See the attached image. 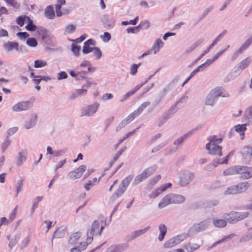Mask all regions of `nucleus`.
Listing matches in <instances>:
<instances>
[{"instance_id": "f257e3e1", "label": "nucleus", "mask_w": 252, "mask_h": 252, "mask_svg": "<svg viewBox=\"0 0 252 252\" xmlns=\"http://www.w3.org/2000/svg\"><path fill=\"white\" fill-rule=\"evenodd\" d=\"M249 215L247 212H231L228 214H225L223 216L228 222L234 223L241 220L247 218Z\"/></svg>"}, {"instance_id": "f03ea898", "label": "nucleus", "mask_w": 252, "mask_h": 252, "mask_svg": "<svg viewBox=\"0 0 252 252\" xmlns=\"http://www.w3.org/2000/svg\"><path fill=\"white\" fill-rule=\"evenodd\" d=\"M149 102L143 103L136 110L130 114L121 122L122 125H125L133 121L136 117H138L144 110V109L150 105Z\"/></svg>"}, {"instance_id": "7ed1b4c3", "label": "nucleus", "mask_w": 252, "mask_h": 252, "mask_svg": "<svg viewBox=\"0 0 252 252\" xmlns=\"http://www.w3.org/2000/svg\"><path fill=\"white\" fill-rule=\"evenodd\" d=\"M155 171V169L153 167H149L146 168L140 174L137 175L133 181V184L135 185L138 184L142 181L145 180L150 175L153 174Z\"/></svg>"}, {"instance_id": "20e7f679", "label": "nucleus", "mask_w": 252, "mask_h": 252, "mask_svg": "<svg viewBox=\"0 0 252 252\" xmlns=\"http://www.w3.org/2000/svg\"><path fill=\"white\" fill-rule=\"evenodd\" d=\"M237 174L242 179H249L252 177V167L237 165Z\"/></svg>"}, {"instance_id": "39448f33", "label": "nucleus", "mask_w": 252, "mask_h": 252, "mask_svg": "<svg viewBox=\"0 0 252 252\" xmlns=\"http://www.w3.org/2000/svg\"><path fill=\"white\" fill-rule=\"evenodd\" d=\"M218 144L208 143L206 145V148L210 155L219 157L222 156V147Z\"/></svg>"}, {"instance_id": "423d86ee", "label": "nucleus", "mask_w": 252, "mask_h": 252, "mask_svg": "<svg viewBox=\"0 0 252 252\" xmlns=\"http://www.w3.org/2000/svg\"><path fill=\"white\" fill-rule=\"evenodd\" d=\"M57 3L55 5V9L57 16L61 17L62 15H67L69 12L70 10L67 8H63L61 10L62 6L65 5L66 3L65 0H57Z\"/></svg>"}, {"instance_id": "0eeeda50", "label": "nucleus", "mask_w": 252, "mask_h": 252, "mask_svg": "<svg viewBox=\"0 0 252 252\" xmlns=\"http://www.w3.org/2000/svg\"><path fill=\"white\" fill-rule=\"evenodd\" d=\"M32 104L30 101H23L13 105L12 109L14 112L26 111L30 108Z\"/></svg>"}, {"instance_id": "6e6552de", "label": "nucleus", "mask_w": 252, "mask_h": 252, "mask_svg": "<svg viewBox=\"0 0 252 252\" xmlns=\"http://www.w3.org/2000/svg\"><path fill=\"white\" fill-rule=\"evenodd\" d=\"M86 170V166L85 165H82L74 170L70 172L68 174V177L72 180L79 179L81 177Z\"/></svg>"}, {"instance_id": "1a4fd4ad", "label": "nucleus", "mask_w": 252, "mask_h": 252, "mask_svg": "<svg viewBox=\"0 0 252 252\" xmlns=\"http://www.w3.org/2000/svg\"><path fill=\"white\" fill-rule=\"evenodd\" d=\"M99 105L98 103H94L92 105L88 106L82 110L81 116H90L93 115L97 111Z\"/></svg>"}, {"instance_id": "9d476101", "label": "nucleus", "mask_w": 252, "mask_h": 252, "mask_svg": "<svg viewBox=\"0 0 252 252\" xmlns=\"http://www.w3.org/2000/svg\"><path fill=\"white\" fill-rule=\"evenodd\" d=\"M252 42V37L248 39L233 54L231 57V60L234 61L237 59L239 54L242 53L246 50Z\"/></svg>"}, {"instance_id": "9b49d317", "label": "nucleus", "mask_w": 252, "mask_h": 252, "mask_svg": "<svg viewBox=\"0 0 252 252\" xmlns=\"http://www.w3.org/2000/svg\"><path fill=\"white\" fill-rule=\"evenodd\" d=\"M211 95L216 98L219 97H228L229 96V94L228 92L225 91L222 87H218L211 91Z\"/></svg>"}, {"instance_id": "f8f14e48", "label": "nucleus", "mask_w": 252, "mask_h": 252, "mask_svg": "<svg viewBox=\"0 0 252 252\" xmlns=\"http://www.w3.org/2000/svg\"><path fill=\"white\" fill-rule=\"evenodd\" d=\"M3 46L7 52H10L13 51H18L20 50L19 44L18 42H16L8 41L4 43Z\"/></svg>"}, {"instance_id": "ddd939ff", "label": "nucleus", "mask_w": 252, "mask_h": 252, "mask_svg": "<svg viewBox=\"0 0 252 252\" xmlns=\"http://www.w3.org/2000/svg\"><path fill=\"white\" fill-rule=\"evenodd\" d=\"M103 228V226L102 225L100 226V224L97 220H94L92 224L91 230V236L100 235Z\"/></svg>"}, {"instance_id": "4468645a", "label": "nucleus", "mask_w": 252, "mask_h": 252, "mask_svg": "<svg viewBox=\"0 0 252 252\" xmlns=\"http://www.w3.org/2000/svg\"><path fill=\"white\" fill-rule=\"evenodd\" d=\"M193 177V174L189 172L183 173L180 177V185L184 186L188 184L192 180Z\"/></svg>"}, {"instance_id": "2eb2a0df", "label": "nucleus", "mask_w": 252, "mask_h": 252, "mask_svg": "<svg viewBox=\"0 0 252 252\" xmlns=\"http://www.w3.org/2000/svg\"><path fill=\"white\" fill-rule=\"evenodd\" d=\"M243 158L246 162H249L252 155V148L251 146L244 147L242 152Z\"/></svg>"}, {"instance_id": "dca6fc26", "label": "nucleus", "mask_w": 252, "mask_h": 252, "mask_svg": "<svg viewBox=\"0 0 252 252\" xmlns=\"http://www.w3.org/2000/svg\"><path fill=\"white\" fill-rule=\"evenodd\" d=\"M172 204L171 193L166 195L160 200L158 204L159 208L161 209L165 207L168 205Z\"/></svg>"}, {"instance_id": "f3484780", "label": "nucleus", "mask_w": 252, "mask_h": 252, "mask_svg": "<svg viewBox=\"0 0 252 252\" xmlns=\"http://www.w3.org/2000/svg\"><path fill=\"white\" fill-rule=\"evenodd\" d=\"M95 41L92 39H88L84 43L82 52L84 54H88L91 52L94 48L91 47V45L94 46Z\"/></svg>"}, {"instance_id": "a211bd4d", "label": "nucleus", "mask_w": 252, "mask_h": 252, "mask_svg": "<svg viewBox=\"0 0 252 252\" xmlns=\"http://www.w3.org/2000/svg\"><path fill=\"white\" fill-rule=\"evenodd\" d=\"M82 240V234L80 232H76L73 233L70 237L69 243L71 245H75L79 243Z\"/></svg>"}, {"instance_id": "6ab92c4d", "label": "nucleus", "mask_w": 252, "mask_h": 252, "mask_svg": "<svg viewBox=\"0 0 252 252\" xmlns=\"http://www.w3.org/2000/svg\"><path fill=\"white\" fill-rule=\"evenodd\" d=\"M142 86V84H138L131 90L127 92L124 95H123L121 99V102H123L127 99L129 97L133 95L137 91H138Z\"/></svg>"}, {"instance_id": "aec40b11", "label": "nucleus", "mask_w": 252, "mask_h": 252, "mask_svg": "<svg viewBox=\"0 0 252 252\" xmlns=\"http://www.w3.org/2000/svg\"><path fill=\"white\" fill-rule=\"evenodd\" d=\"M172 204H181L185 201L184 196L180 195L171 193Z\"/></svg>"}, {"instance_id": "412c9836", "label": "nucleus", "mask_w": 252, "mask_h": 252, "mask_svg": "<svg viewBox=\"0 0 252 252\" xmlns=\"http://www.w3.org/2000/svg\"><path fill=\"white\" fill-rule=\"evenodd\" d=\"M238 193H241L247 190L249 188V184L248 182H242L236 185Z\"/></svg>"}, {"instance_id": "4be33fe9", "label": "nucleus", "mask_w": 252, "mask_h": 252, "mask_svg": "<svg viewBox=\"0 0 252 252\" xmlns=\"http://www.w3.org/2000/svg\"><path fill=\"white\" fill-rule=\"evenodd\" d=\"M45 16L49 19H53L55 16V11L52 5L48 6L44 11Z\"/></svg>"}, {"instance_id": "5701e85b", "label": "nucleus", "mask_w": 252, "mask_h": 252, "mask_svg": "<svg viewBox=\"0 0 252 252\" xmlns=\"http://www.w3.org/2000/svg\"><path fill=\"white\" fill-rule=\"evenodd\" d=\"M158 229L160 231V233L158 235V239L159 241H161L163 240L167 232V227L165 224H160L158 226Z\"/></svg>"}, {"instance_id": "b1692460", "label": "nucleus", "mask_w": 252, "mask_h": 252, "mask_svg": "<svg viewBox=\"0 0 252 252\" xmlns=\"http://www.w3.org/2000/svg\"><path fill=\"white\" fill-rule=\"evenodd\" d=\"M93 241V237L90 236L87 234V238L86 239V241H81L79 242V247L82 250L86 249L88 245L91 244Z\"/></svg>"}, {"instance_id": "393cba45", "label": "nucleus", "mask_w": 252, "mask_h": 252, "mask_svg": "<svg viewBox=\"0 0 252 252\" xmlns=\"http://www.w3.org/2000/svg\"><path fill=\"white\" fill-rule=\"evenodd\" d=\"M235 130L239 133L242 136V139H244L245 131L246 130V124H242V125H237L235 126Z\"/></svg>"}, {"instance_id": "a878e982", "label": "nucleus", "mask_w": 252, "mask_h": 252, "mask_svg": "<svg viewBox=\"0 0 252 252\" xmlns=\"http://www.w3.org/2000/svg\"><path fill=\"white\" fill-rule=\"evenodd\" d=\"M178 239L173 238L167 241L164 244V247L166 248H171L174 247L179 243Z\"/></svg>"}, {"instance_id": "bb28decb", "label": "nucleus", "mask_w": 252, "mask_h": 252, "mask_svg": "<svg viewBox=\"0 0 252 252\" xmlns=\"http://www.w3.org/2000/svg\"><path fill=\"white\" fill-rule=\"evenodd\" d=\"M237 166L228 168L223 171V174L226 176L237 174Z\"/></svg>"}, {"instance_id": "cd10ccee", "label": "nucleus", "mask_w": 252, "mask_h": 252, "mask_svg": "<svg viewBox=\"0 0 252 252\" xmlns=\"http://www.w3.org/2000/svg\"><path fill=\"white\" fill-rule=\"evenodd\" d=\"M163 45L164 43L162 41V40L160 39H158L153 47L154 53L156 54L157 52H158L160 48L163 46Z\"/></svg>"}, {"instance_id": "c85d7f7f", "label": "nucleus", "mask_w": 252, "mask_h": 252, "mask_svg": "<svg viewBox=\"0 0 252 252\" xmlns=\"http://www.w3.org/2000/svg\"><path fill=\"white\" fill-rule=\"evenodd\" d=\"M87 90L82 88L81 89H77L74 91V92L70 96V98L74 99L75 98L83 94H86L87 93Z\"/></svg>"}, {"instance_id": "c756f323", "label": "nucleus", "mask_w": 252, "mask_h": 252, "mask_svg": "<svg viewBox=\"0 0 252 252\" xmlns=\"http://www.w3.org/2000/svg\"><path fill=\"white\" fill-rule=\"evenodd\" d=\"M251 60L249 58H247L242 60L239 64L238 68L243 70L247 68L251 63Z\"/></svg>"}, {"instance_id": "7c9ffc66", "label": "nucleus", "mask_w": 252, "mask_h": 252, "mask_svg": "<svg viewBox=\"0 0 252 252\" xmlns=\"http://www.w3.org/2000/svg\"><path fill=\"white\" fill-rule=\"evenodd\" d=\"M214 225L217 227H223L226 225V221L221 219H214L213 220Z\"/></svg>"}, {"instance_id": "2f4dec72", "label": "nucleus", "mask_w": 252, "mask_h": 252, "mask_svg": "<svg viewBox=\"0 0 252 252\" xmlns=\"http://www.w3.org/2000/svg\"><path fill=\"white\" fill-rule=\"evenodd\" d=\"M216 97L211 95V93L207 96L205 103L206 105L213 106L215 102Z\"/></svg>"}, {"instance_id": "473e14b6", "label": "nucleus", "mask_w": 252, "mask_h": 252, "mask_svg": "<svg viewBox=\"0 0 252 252\" xmlns=\"http://www.w3.org/2000/svg\"><path fill=\"white\" fill-rule=\"evenodd\" d=\"M29 23L26 26L25 28L29 31H35L37 29V27L33 24L32 21L30 18H28Z\"/></svg>"}, {"instance_id": "72a5a7b5", "label": "nucleus", "mask_w": 252, "mask_h": 252, "mask_svg": "<svg viewBox=\"0 0 252 252\" xmlns=\"http://www.w3.org/2000/svg\"><path fill=\"white\" fill-rule=\"evenodd\" d=\"M76 26L72 24L67 25L64 29L65 34H70L73 33L76 30Z\"/></svg>"}, {"instance_id": "f704fd0d", "label": "nucleus", "mask_w": 252, "mask_h": 252, "mask_svg": "<svg viewBox=\"0 0 252 252\" xmlns=\"http://www.w3.org/2000/svg\"><path fill=\"white\" fill-rule=\"evenodd\" d=\"M199 248L197 244H188L185 246V249L188 252H192Z\"/></svg>"}, {"instance_id": "c9c22d12", "label": "nucleus", "mask_w": 252, "mask_h": 252, "mask_svg": "<svg viewBox=\"0 0 252 252\" xmlns=\"http://www.w3.org/2000/svg\"><path fill=\"white\" fill-rule=\"evenodd\" d=\"M28 18H30L26 15H21L19 16L16 19L17 24L20 27H22L25 23V21L27 20Z\"/></svg>"}, {"instance_id": "e433bc0d", "label": "nucleus", "mask_w": 252, "mask_h": 252, "mask_svg": "<svg viewBox=\"0 0 252 252\" xmlns=\"http://www.w3.org/2000/svg\"><path fill=\"white\" fill-rule=\"evenodd\" d=\"M236 185L231 186L228 187L225 191V194H233L238 193Z\"/></svg>"}, {"instance_id": "4c0bfd02", "label": "nucleus", "mask_w": 252, "mask_h": 252, "mask_svg": "<svg viewBox=\"0 0 252 252\" xmlns=\"http://www.w3.org/2000/svg\"><path fill=\"white\" fill-rule=\"evenodd\" d=\"M47 63L44 60H37L34 61V67L35 68H40L46 66Z\"/></svg>"}, {"instance_id": "58836bf2", "label": "nucleus", "mask_w": 252, "mask_h": 252, "mask_svg": "<svg viewBox=\"0 0 252 252\" xmlns=\"http://www.w3.org/2000/svg\"><path fill=\"white\" fill-rule=\"evenodd\" d=\"M149 228V227H147L144 229L136 230L133 232L132 234L133 238H136L138 237L143 234L145 233Z\"/></svg>"}, {"instance_id": "ea45409f", "label": "nucleus", "mask_w": 252, "mask_h": 252, "mask_svg": "<svg viewBox=\"0 0 252 252\" xmlns=\"http://www.w3.org/2000/svg\"><path fill=\"white\" fill-rule=\"evenodd\" d=\"M122 154V152H119L118 153H117L115 155V156L114 157L113 159L110 161L109 162V166H108V168H106V169H104V171H106V170H108V169L109 168H110L111 167H112V166L113 165V163L116 161L117 160V159L119 158L120 156H121Z\"/></svg>"}, {"instance_id": "a19ab883", "label": "nucleus", "mask_w": 252, "mask_h": 252, "mask_svg": "<svg viewBox=\"0 0 252 252\" xmlns=\"http://www.w3.org/2000/svg\"><path fill=\"white\" fill-rule=\"evenodd\" d=\"M161 193L159 188H157L154 189L149 195V197L150 198H155L158 197L159 194Z\"/></svg>"}, {"instance_id": "79ce46f5", "label": "nucleus", "mask_w": 252, "mask_h": 252, "mask_svg": "<svg viewBox=\"0 0 252 252\" xmlns=\"http://www.w3.org/2000/svg\"><path fill=\"white\" fill-rule=\"evenodd\" d=\"M26 159V155L25 154H22V153H19V156L17 158V164L18 165H21L24 161H25Z\"/></svg>"}, {"instance_id": "37998d69", "label": "nucleus", "mask_w": 252, "mask_h": 252, "mask_svg": "<svg viewBox=\"0 0 252 252\" xmlns=\"http://www.w3.org/2000/svg\"><path fill=\"white\" fill-rule=\"evenodd\" d=\"M5 2L15 8H18L20 6V3L16 0H5Z\"/></svg>"}, {"instance_id": "c03bdc74", "label": "nucleus", "mask_w": 252, "mask_h": 252, "mask_svg": "<svg viewBox=\"0 0 252 252\" xmlns=\"http://www.w3.org/2000/svg\"><path fill=\"white\" fill-rule=\"evenodd\" d=\"M208 140H209V143L217 144L220 143L222 141L221 138H216V136L215 135L210 136L208 138Z\"/></svg>"}, {"instance_id": "a18cd8bd", "label": "nucleus", "mask_w": 252, "mask_h": 252, "mask_svg": "<svg viewBox=\"0 0 252 252\" xmlns=\"http://www.w3.org/2000/svg\"><path fill=\"white\" fill-rule=\"evenodd\" d=\"M27 44L30 47H34L37 45V42L36 39L34 38H29L27 40Z\"/></svg>"}, {"instance_id": "49530a36", "label": "nucleus", "mask_w": 252, "mask_h": 252, "mask_svg": "<svg viewBox=\"0 0 252 252\" xmlns=\"http://www.w3.org/2000/svg\"><path fill=\"white\" fill-rule=\"evenodd\" d=\"M92 52H93V54L95 57L96 59H99L101 58L102 56V53L98 47H94Z\"/></svg>"}, {"instance_id": "de8ad7c7", "label": "nucleus", "mask_w": 252, "mask_h": 252, "mask_svg": "<svg viewBox=\"0 0 252 252\" xmlns=\"http://www.w3.org/2000/svg\"><path fill=\"white\" fill-rule=\"evenodd\" d=\"M229 47V45H227L225 48L219 51L214 56L213 59L215 61L217 60L220 56H221Z\"/></svg>"}, {"instance_id": "09e8293b", "label": "nucleus", "mask_w": 252, "mask_h": 252, "mask_svg": "<svg viewBox=\"0 0 252 252\" xmlns=\"http://www.w3.org/2000/svg\"><path fill=\"white\" fill-rule=\"evenodd\" d=\"M80 50V47L79 46L74 44L71 45V51L75 56H78L79 55Z\"/></svg>"}, {"instance_id": "8fccbe9b", "label": "nucleus", "mask_w": 252, "mask_h": 252, "mask_svg": "<svg viewBox=\"0 0 252 252\" xmlns=\"http://www.w3.org/2000/svg\"><path fill=\"white\" fill-rule=\"evenodd\" d=\"M111 35L108 32H105L103 35L101 36L102 40L105 42H108L111 39Z\"/></svg>"}, {"instance_id": "3c124183", "label": "nucleus", "mask_w": 252, "mask_h": 252, "mask_svg": "<svg viewBox=\"0 0 252 252\" xmlns=\"http://www.w3.org/2000/svg\"><path fill=\"white\" fill-rule=\"evenodd\" d=\"M18 206L17 205L14 209L13 212L9 215V220L10 221H13L16 218Z\"/></svg>"}, {"instance_id": "603ef678", "label": "nucleus", "mask_w": 252, "mask_h": 252, "mask_svg": "<svg viewBox=\"0 0 252 252\" xmlns=\"http://www.w3.org/2000/svg\"><path fill=\"white\" fill-rule=\"evenodd\" d=\"M171 183H168L160 186L158 188L162 193V192L166 190L168 188H170L171 187Z\"/></svg>"}, {"instance_id": "864d4df0", "label": "nucleus", "mask_w": 252, "mask_h": 252, "mask_svg": "<svg viewBox=\"0 0 252 252\" xmlns=\"http://www.w3.org/2000/svg\"><path fill=\"white\" fill-rule=\"evenodd\" d=\"M140 65L139 64H133L131 65V68H130V74L132 75H135L137 71V68Z\"/></svg>"}, {"instance_id": "5fc2aeb1", "label": "nucleus", "mask_w": 252, "mask_h": 252, "mask_svg": "<svg viewBox=\"0 0 252 252\" xmlns=\"http://www.w3.org/2000/svg\"><path fill=\"white\" fill-rule=\"evenodd\" d=\"M86 72L85 71H80L77 73L76 79H83L86 77Z\"/></svg>"}, {"instance_id": "6e6d98bb", "label": "nucleus", "mask_w": 252, "mask_h": 252, "mask_svg": "<svg viewBox=\"0 0 252 252\" xmlns=\"http://www.w3.org/2000/svg\"><path fill=\"white\" fill-rule=\"evenodd\" d=\"M23 182H24L23 179L20 180L17 182V194L22 190V188L23 185Z\"/></svg>"}, {"instance_id": "4d7b16f0", "label": "nucleus", "mask_w": 252, "mask_h": 252, "mask_svg": "<svg viewBox=\"0 0 252 252\" xmlns=\"http://www.w3.org/2000/svg\"><path fill=\"white\" fill-rule=\"evenodd\" d=\"M202 67H203V65H199L197 68H196L195 69H194L191 72L189 77L190 78H192L197 72H198L199 70H200Z\"/></svg>"}, {"instance_id": "13d9d810", "label": "nucleus", "mask_w": 252, "mask_h": 252, "mask_svg": "<svg viewBox=\"0 0 252 252\" xmlns=\"http://www.w3.org/2000/svg\"><path fill=\"white\" fill-rule=\"evenodd\" d=\"M67 77V74L64 71H61L58 73V79L59 80L65 79Z\"/></svg>"}, {"instance_id": "bf43d9fd", "label": "nucleus", "mask_w": 252, "mask_h": 252, "mask_svg": "<svg viewBox=\"0 0 252 252\" xmlns=\"http://www.w3.org/2000/svg\"><path fill=\"white\" fill-rule=\"evenodd\" d=\"M123 193V192L120 189L117 190L113 195V199L114 200L119 198Z\"/></svg>"}, {"instance_id": "052dcab7", "label": "nucleus", "mask_w": 252, "mask_h": 252, "mask_svg": "<svg viewBox=\"0 0 252 252\" xmlns=\"http://www.w3.org/2000/svg\"><path fill=\"white\" fill-rule=\"evenodd\" d=\"M87 37V35L84 34L81 36L80 37L75 39L74 41L77 43H81L82 41L84 40Z\"/></svg>"}, {"instance_id": "680f3d73", "label": "nucleus", "mask_w": 252, "mask_h": 252, "mask_svg": "<svg viewBox=\"0 0 252 252\" xmlns=\"http://www.w3.org/2000/svg\"><path fill=\"white\" fill-rule=\"evenodd\" d=\"M94 185H95L94 183L90 180L84 185V188L87 190H89Z\"/></svg>"}, {"instance_id": "e2e57ef3", "label": "nucleus", "mask_w": 252, "mask_h": 252, "mask_svg": "<svg viewBox=\"0 0 252 252\" xmlns=\"http://www.w3.org/2000/svg\"><path fill=\"white\" fill-rule=\"evenodd\" d=\"M66 162V159H64L63 160H62L60 161L56 165L55 167V170H57L60 168H62L64 163Z\"/></svg>"}, {"instance_id": "0e129e2a", "label": "nucleus", "mask_w": 252, "mask_h": 252, "mask_svg": "<svg viewBox=\"0 0 252 252\" xmlns=\"http://www.w3.org/2000/svg\"><path fill=\"white\" fill-rule=\"evenodd\" d=\"M228 156H226V157L224 158V159L222 161H221L220 162H216L215 164L213 163V166H214V167H216L219 164H223V163L227 164L228 162Z\"/></svg>"}, {"instance_id": "69168bd1", "label": "nucleus", "mask_w": 252, "mask_h": 252, "mask_svg": "<svg viewBox=\"0 0 252 252\" xmlns=\"http://www.w3.org/2000/svg\"><path fill=\"white\" fill-rule=\"evenodd\" d=\"M18 36L21 38H26L29 37V34L26 32H20L17 33Z\"/></svg>"}, {"instance_id": "338daca9", "label": "nucleus", "mask_w": 252, "mask_h": 252, "mask_svg": "<svg viewBox=\"0 0 252 252\" xmlns=\"http://www.w3.org/2000/svg\"><path fill=\"white\" fill-rule=\"evenodd\" d=\"M8 223H9V220H7L6 218H5V217L1 218L0 219V226H1L2 225L8 224Z\"/></svg>"}, {"instance_id": "774afa93", "label": "nucleus", "mask_w": 252, "mask_h": 252, "mask_svg": "<svg viewBox=\"0 0 252 252\" xmlns=\"http://www.w3.org/2000/svg\"><path fill=\"white\" fill-rule=\"evenodd\" d=\"M39 34L42 35V39L46 37V31L45 29H41L38 31Z\"/></svg>"}]
</instances>
